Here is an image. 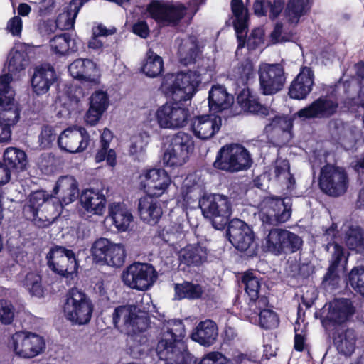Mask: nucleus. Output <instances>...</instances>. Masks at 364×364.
Listing matches in <instances>:
<instances>
[{
	"label": "nucleus",
	"instance_id": "4c0bfd02",
	"mask_svg": "<svg viewBox=\"0 0 364 364\" xmlns=\"http://www.w3.org/2000/svg\"><path fill=\"white\" fill-rule=\"evenodd\" d=\"M328 251L333 253L331 264L328 268V272L324 277L323 284L326 286H331L333 288L337 286L339 277L336 272V269L343 258V249L336 243H329L326 245Z\"/></svg>",
	"mask_w": 364,
	"mask_h": 364
},
{
	"label": "nucleus",
	"instance_id": "cd10ccee",
	"mask_svg": "<svg viewBox=\"0 0 364 364\" xmlns=\"http://www.w3.org/2000/svg\"><path fill=\"white\" fill-rule=\"evenodd\" d=\"M109 106V99L106 92L98 90L90 97V106L85 114V122L90 126L95 125L101 119Z\"/></svg>",
	"mask_w": 364,
	"mask_h": 364
},
{
	"label": "nucleus",
	"instance_id": "4be33fe9",
	"mask_svg": "<svg viewBox=\"0 0 364 364\" xmlns=\"http://www.w3.org/2000/svg\"><path fill=\"white\" fill-rule=\"evenodd\" d=\"M230 242L239 250H247L254 241V234L250 227L244 221L235 218L227 230Z\"/></svg>",
	"mask_w": 364,
	"mask_h": 364
},
{
	"label": "nucleus",
	"instance_id": "20e7f679",
	"mask_svg": "<svg viewBox=\"0 0 364 364\" xmlns=\"http://www.w3.org/2000/svg\"><path fill=\"white\" fill-rule=\"evenodd\" d=\"M204 217L214 228L221 230L228 224L232 214V204L228 197L220 194L205 196L199 200Z\"/></svg>",
	"mask_w": 364,
	"mask_h": 364
},
{
	"label": "nucleus",
	"instance_id": "ea45409f",
	"mask_svg": "<svg viewBox=\"0 0 364 364\" xmlns=\"http://www.w3.org/2000/svg\"><path fill=\"white\" fill-rule=\"evenodd\" d=\"M109 214L114 225L120 232L126 231L133 219L126 205L120 203H112L109 208Z\"/></svg>",
	"mask_w": 364,
	"mask_h": 364
},
{
	"label": "nucleus",
	"instance_id": "72a5a7b5",
	"mask_svg": "<svg viewBox=\"0 0 364 364\" xmlns=\"http://www.w3.org/2000/svg\"><path fill=\"white\" fill-rule=\"evenodd\" d=\"M232 103V95L228 94L223 86L218 85L212 87L208 96L210 110L219 112L230 107Z\"/></svg>",
	"mask_w": 364,
	"mask_h": 364
},
{
	"label": "nucleus",
	"instance_id": "79ce46f5",
	"mask_svg": "<svg viewBox=\"0 0 364 364\" xmlns=\"http://www.w3.org/2000/svg\"><path fill=\"white\" fill-rule=\"evenodd\" d=\"M311 8L309 0H289L285 14L290 25L296 26Z\"/></svg>",
	"mask_w": 364,
	"mask_h": 364
},
{
	"label": "nucleus",
	"instance_id": "a19ab883",
	"mask_svg": "<svg viewBox=\"0 0 364 364\" xmlns=\"http://www.w3.org/2000/svg\"><path fill=\"white\" fill-rule=\"evenodd\" d=\"M237 102L245 111L262 116L269 114L268 107L262 105L255 97L252 95L249 90L244 89L237 96Z\"/></svg>",
	"mask_w": 364,
	"mask_h": 364
},
{
	"label": "nucleus",
	"instance_id": "5fc2aeb1",
	"mask_svg": "<svg viewBox=\"0 0 364 364\" xmlns=\"http://www.w3.org/2000/svg\"><path fill=\"white\" fill-rule=\"evenodd\" d=\"M126 250L124 245L113 242L104 264L113 267H120L125 262Z\"/></svg>",
	"mask_w": 364,
	"mask_h": 364
},
{
	"label": "nucleus",
	"instance_id": "680f3d73",
	"mask_svg": "<svg viewBox=\"0 0 364 364\" xmlns=\"http://www.w3.org/2000/svg\"><path fill=\"white\" fill-rule=\"evenodd\" d=\"M149 136L146 132L139 133L132 136L129 152L133 156H139L145 151Z\"/></svg>",
	"mask_w": 364,
	"mask_h": 364
},
{
	"label": "nucleus",
	"instance_id": "4468645a",
	"mask_svg": "<svg viewBox=\"0 0 364 364\" xmlns=\"http://www.w3.org/2000/svg\"><path fill=\"white\" fill-rule=\"evenodd\" d=\"M348 180L346 171L332 165L325 166L321 171L319 185L326 194L338 196L348 188Z\"/></svg>",
	"mask_w": 364,
	"mask_h": 364
},
{
	"label": "nucleus",
	"instance_id": "49530a36",
	"mask_svg": "<svg viewBox=\"0 0 364 364\" xmlns=\"http://www.w3.org/2000/svg\"><path fill=\"white\" fill-rule=\"evenodd\" d=\"M346 246L356 252H364V233L358 226H352L345 235Z\"/></svg>",
	"mask_w": 364,
	"mask_h": 364
},
{
	"label": "nucleus",
	"instance_id": "a18cd8bd",
	"mask_svg": "<svg viewBox=\"0 0 364 364\" xmlns=\"http://www.w3.org/2000/svg\"><path fill=\"white\" fill-rule=\"evenodd\" d=\"M4 162L17 170H23L27 164L26 153L15 147L7 148L4 153Z\"/></svg>",
	"mask_w": 364,
	"mask_h": 364
},
{
	"label": "nucleus",
	"instance_id": "1a4fd4ad",
	"mask_svg": "<svg viewBox=\"0 0 364 364\" xmlns=\"http://www.w3.org/2000/svg\"><path fill=\"white\" fill-rule=\"evenodd\" d=\"M121 278L127 287L146 291L155 283L157 272L151 264L134 262L123 270Z\"/></svg>",
	"mask_w": 364,
	"mask_h": 364
},
{
	"label": "nucleus",
	"instance_id": "0eeeda50",
	"mask_svg": "<svg viewBox=\"0 0 364 364\" xmlns=\"http://www.w3.org/2000/svg\"><path fill=\"white\" fill-rule=\"evenodd\" d=\"M112 316L114 326L117 328H124L127 333L144 332L149 326L146 311H141L134 305L117 307Z\"/></svg>",
	"mask_w": 364,
	"mask_h": 364
},
{
	"label": "nucleus",
	"instance_id": "ddd939ff",
	"mask_svg": "<svg viewBox=\"0 0 364 364\" xmlns=\"http://www.w3.org/2000/svg\"><path fill=\"white\" fill-rule=\"evenodd\" d=\"M260 90L266 95L276 94L286 82V73L281 64L262 63L258 69Z\"/></svg>",
	"mask_w": 364,
	"mask_h": 364
},
{
	"label": "nucleus",
	"instance_id": "13d9d810",
	"mask_svg": "<svg viewBox=\"0 0 364 364\" xmlns=\"http://www.w3.org/2000/svg\"><path fill=\"white\" fill-rule=\"evenodd\" d=\"M255 75L253 63L249 60L241 63L233 70V77L242 84H245Z\"/></svg>",
	"mask_w": 364,
	"mask_h": 364
},
{
	"label": "nucleus",
	"instance_id": "423d86ee",
	"mask_svg": "<svg viewBox=\"0 0 364 364\" xmlns=\"http://www.w3.org/2000/svg\"><path fill=\"white\" fill-rule=\"evenodd\" d=\"M93 305L89 297L77 289H72L64 305L65 318L73 325L88 323L92 318Z\"/></svg>",
	"mask_w": 364,
	"mask_h": 364
},
{
	"label": "nucleus",
	"instance_id": "5701e85b",
	"mask_svg": "<svg viewBox=\"0 0 364 364\" xmlns=\"http://www.w3.org/2000/svg\"><path fill=\"white\" fill-rule=\"evenodd\" d=\"M33 48L29 45L22 43H16L10 50L7 58V67L10 74H6L5 75H9L12 79L11 75H16L24 71L30 63ZM1 77L2 75L0 78ZM11 81V80L9 82ZM9 87L11 88L9 85Z\"/></svg>",
	"mask_w": 364,
	"mask_h": 364
},
{
	"label": "nucleus",
	"instance_id": "bb28decb",
	"mask_svg": "<svg viewBox=\"0 0 364 364\" xmlns=\"http://www.w3.org/2000/svg\"><path fill=\"white\" fill-rule=\"evenodd\" d=\"M82 208L89 214L102 215L106 207V198L99 190L86 188L80 196Z\"/></svg>",
	"mask_w": 364,
	"mask_h": 364
},
{
	"label": "nucleus",
	"instance_id": "8fccbe9b",
	"mask_svg": "<svg viewBox=\"0 0 364 364\" xmlns=\"http://www.w3.org/2000/svg\"><path fill=\"white\" fill-rule=\"evenodd\" d=\"M129 339L128 341L131 354L134 358H139L146 353L149 349L148 339L144 334V332H137L136 333H128Z\"/></svg>",
	"mask_w": 364,
	"mask_h": 364
},
{
	"label": "nucleus",
	"instance_id": "338daca9",
	"mask_svg": "<svg viewBox=\"0 0 364 364\" xmlns=\"http://www.w3.org/2000/svg\"><path fill=\"white\" fill-rule=\"evenodd\" d=\"M14 318V307L12 304L5 299H0V321L3 324H10Z\"/></svg>",
	"mask_w": 364,
	"mask_h": 364
},
{
	"label": "nucleus",
	"instance_id": "69168bd1",
	"mask_svg": "<svg viewBox=\"0 0 364 364\" xmlns=\"http://www.w3.org/2000/svg\"><path fill=\"white\" fill-rule=\"evenodd\" d=\"M259 325L264 328H273L278 326L277 315L272 310L264 309L259 313Z\"/></svg>",
	"mask_w": 364,
	"mask_h": 364
},
{
	"label": "nucleus",
	"instance_id": "4d7b16f0",
	"mask_svg": "<svg viewBox=\"0 0 364 364\" xmlns=\"http://www.w3.org/2000/svg\"><path fill=\"white\" fill-rule=\"evenodd\" d=\"M282 254L293 253L298 251L302 246V239L296 234L284 229Z\"/></svg>",
	"mask_w": 364,
	"mask_h": 364
},
{
	"label": "nucleus",
	"instance_id": "6e6552de",
	"mask_svg": "<svg viewBox=\"0 0 364 364\" xmlns=\"http://www.w3.org/2000/svg\"><path fill=\"white\" fill-rule=\"evenodd\" d=\"M194 149L193 137L185 132L174 134L163 156V163L166 166L178 167L187 162Z\"/></svg>",
	"mask_w": 364,
	"mask_h": 364
},
{
	"label": "nucleus",
	"instance_id": "a211bd4d",
	"mask_svg": "<svg viewBox=\"0 0 364 364\" xmlns=\"http://www.w3.org/2000/svg\"><path fill=\"white\" fill-rule=\"evenodd\" d=\"M156 119L162 129H178L186 125L188 111L178 103H166L156 112Z\"/></svg>",
	"mask_w": 364,
	"mask_h": 364
},
{
	"label": "nucleus",
	"instance_id": "393cba45",
	"mask_svg": "<svg viewBox=\"0 0 364 364\" xmlns=\"http://www.w3.org/2000/svg\"><path fill=\"white\" fill-rule=\"evenodd\" d=\"M221 118L213 114H203L194 117L191 121V130L193 134L202 140H208L214 136L221 127Z\"/></svg>",
	"mask_w": 364,
	"mask_h": 364
},
{
	"label": "nucleus",
	"instance_id": "c9c22d12",
	"mask_svg": "<svg viewBox=\"0 0 364 364\" xmlns=\"http://www.w3.org/2000/svg\"><path fill=\"white\" fill-rule=\"evenodd\" d=\"M18 282L31 296L41 298L44 294L41 275L36 271L23 270L18 276Z\"/></svg>",
	"mask_w": 364,
	"mask_h": 364
},
{
	"label": "nucleus",
	"instance_id": "09e8293b",
	"mask_svg": "<svg viewBox=\"0 0 364 364\" xmlns=\"http://www.w3.org/2000/svg\"><path fill=\"white\" fill-rule=\"evenodd\" d=\"M175 298L177 299H199L203 294L202 287L197 284L184 282L183 284H177L175 285Z\"/></svg>",
	"mask_w": 364,
	"mask_h": 364
},
{
	"label": "nucleus",
	"instance_id": "3c124183",
	"mask_svg": "<svg viewBox=\"0 0 364 364\" xmlns=\"http://www.w3.org/2000/svg\"><path fill=\"white\" fill-rule=\"evenodd\" d=\"M113 242L109 240L100 237L95 240L91 247V254L95 262L104 264Z\"/></svg>",
	"mask_w": 364,
	"mask_h": 364
},
{
	"label": "nucleus",
	"instance_id": "052dcab7",
	"mask_svg": "<svg viewBox=\"0 0 364 364\" xmlns=\"http://www.w3.org/2000/svg\"><path fill=\"white\" fill-rule=\"evenodd\" d=\"M361 132L358 128H344L339 137V143L346 149H351L360 140Z\"/></svg>",
	"mask_w": 364,
	"mask_h": 364
},
{
	"label": "nucleus",
	"instance_id": "b1692460",
	"mask_svg": "<svg viewBox=\"0 0 364 364\" xmlns=\"http://www.w3.org/2000/svg\"><path fill=\"white\" fill-rule=\"evenodd\" d=\"M70 75L85 83L97 85L100 83V73L96 64L88 59H77L68 67Z\"/></svg>",
	"mask_w": 364,
	"mask_h": 364
},
{
	"label": "nucleus",
	"instance_id": "6ab92c4d",
	"mask_svg": "<svg viewBox=\"0 0 364 364\" xmlns=\"http://www.w3.org/2000/svg\"><path fill=\"white\" fill-rule=\"evenodd\" d=\"M90 140V135L85 128L71 127L60 133L58 138V144L60 149L75 154L85 150Z\"/></svg>",
	"mask_w": 364,
	"mask_h": 364
},
{
	"label": "nucleus",
	"instance_id": "de8ad7c7",
	"mask_svg": "<svg viewBox=\"0 0 364 364\" xmlns=\"http://www.w3.org/2000/svg\"><path fill=\"white\" fill-rule=\"evenodd\" d=\"M232 11L235 16L234 26L238 35L242 34L247 28V11L244 7L242 0H232ZM238 38L240 36H238Z\"/></svg>",
	"mask_w": 364,
	"mask_h": 364
},
{
	"label": "nucleus",
	"instance_id": "a878e982",
	"mask_svg": "<svg viewBox=\"0 0 364 364\" xmlns=\"http://www.w3.org/2000/svg\"><path fill=\"white\" fill-rule=\"evenodd\" d=\"M314 79L312 70L307 67L303 68L291 83L289 89L290 97L296 100L305 99L312 90Z\"/></svg>",
	"mask_w": 364,
	"mask_h": 364
},
{
	"label": "nucleus",
	"instance_id": "473e14b6",
	"mask_svg": "<svg viewBox=\"0 0 364 364\" xmlns=\"http://www.w3.org/2000/svg\"><path fill=\"white\" fill-rule=\"evenodd\" d=\"M53 196H49L44 191H38L31 193L28 203L23 208L25 216L29 220H35L38 216L40 207L45 204L46 208H53Z\"/></svg>",
	"mask_w": 364,
	"mask_h": 364
},
{
	"label": "nucleus",
	"instance_id": "9d476101",
	"mask_svg": "<svg viewBox=\"0 0 364 364\" xmlns=\"http://www.w3.org/2000/svg\"><path fill=\"white\" fill-rule=\"evenodd\" d=\"M291 206L290 198H266L259 204V217L263 223L277 225L290 218Z\"/></svg>",
	"mask_w": 364,
	"mask_h": 364
},
{
	"label": "nucleus",
	"instance_id": "2eb2a0df",
	"mask_svg": "<svg viewBox=\"0 0 364 364\" xmlns=\"http://www.w3.org/2000/svg\"><path fill=\"white\" fill-rule=\"evenodd\" d=\"M46 259L49 268L63 277H68L77 271L75 255L71 250L55 246L50 250Z\"/></svg>",
	"mask_w": 364,
	"mask_h": 364
},
{
	"label": "nucleus",
	"instance_id": "bf43d9fd",
	"mask_svg": "<svg viewBox=\"0 0 364 364\" xmlns=\"http://www.w3.org/2000/svg\"><path fill=\"white\" fill-rule=\"evenodd\" d=\"M268 305V300L265 296H257L255 299H250L248 304L249 309L245 310V315L249 318L250 321L253 323L257 321V316L261 311L266 309Z\"/></svg>",
	"mask_w": 364,
	"mask_h": 364
},
{
	"label": "nucleus",
	"instance_id": "e2e57ef3",
	"mask_svg": "<svg viewBox=\"0 0 364 364\" xmlns=\"http://www.w3.org/2000/svg\"><path fill=\"white\" fill-rule=\"evenodd\" d=\"M348 282L352 288L358 294L364 296V267H356L348 274Z\"/></svg>",
	"mask_w": 364,
	"mask_h": 364
},
{
	"label": "nucleus",
	"instance_id": "58836bf2",
	"mask_svg": "<svg viewBox=\"0 0 364 364\" xmlns=\"http://www.w3.org/2000/svg\"><path fill=\"white\" fill-rule=\"evenodd\" d=\"M218 336V329L210 320L200 322L192 333L191 338L200 345L209 346L214 343Z\"/></svg>",
	"mask_w": 364,
	"mask_h": 364
},
{
	"label": "nucleus",
	"instance_id": "c03bdc74",
	"mask_svg": "<svg viewBox=\"0 0 364 364\" xmlns=\"http://www.w3.org/2000/svg\"><path fill=\"white\" fill-rule=\"evenodd\" d=\"M164 61L159 55L149 50L143 63L141 70L148 77H155L163 70Z\"/></svg>",
	"mask_w": 364,
	"mask_h": 364
},
{
	"label": "nucleus",
	"instance_id": "9b49d317",
	"mask_svg": "<svg viewBox=\"0 0 364 364\" xmlns=\"http://www.w3.org/2000/svg\"><path fill=\"white\" fill-rule=\"evenodd\" d=\"M9 346L17 356L30 359L44 351L46 342L42 336L36 333L18 331L11 336Z\"/></svg>",
	"mask_w": 364,
	"mask_h": 364
},
{
	"label": "nucleus",
	"instance_id": "7ed1b4c3",
	"mask_svg": "<svg viewBox=\"0 0 364 364\" xmlns=\"http://www.w3.org/2000/svg\"><path fill=\"white\" fill-rule=\"evenodd\" d=\"M10 80L9 75L0 78V143L11 140V127L16 124L20 117V108L14 100V91L9 87Z\"/></svg>",
	"mask_w": 364,
	"mask_h": 364
},
{
	"label": "nucleus",
	"instance_id": "2f4dec72",
	"mask_svg": "<svg viewBox=\"0 0 364 364\" xmlns=\"http://www.w3.org/2000/svg\"><path fill=\"white\" fill-rule=\"evenodd\" d=\"M201 53V48L195 36H191L181 41L178 55L179 60L185 65L193 64Z\"/></svg>",
	"mask_w": 364,
	"mask_h": 364
},
{
	"label": "nucleus",
	"instance_id": "f704fd0d",
	"mask_svg": "<svg viewBox=\"0 0 364 364\" xmlns=\"http://www.w3.org/2000/svg\"><path fill=\"white\" fill-rule=\"evenodd\" d=\"M357 336L352 328L338 329L333 334V343L338 351L350 355L355 349Z\"/></svg>",
	"mask_w": 364,
	"mask_h": 364
},
{
	"label": "nucleus",
	"instance_id": "412c9836",
	"mask_svg": "<svg viewBox=\"0 0 364 364\" xmlns=\"http://www.w3.org/2000/svg\"><path fill=\"white\" fill-rule=\"evenodd\" d=\"M338 107V104L336 100L323 96L300 109L295 115L303 119L328 118L336 113Z\"/></svg>",
	"mask_w": 364,
	"mask_h": 364
},
{
	"label": "nucleus",
	"instance_id": "c85d7f7f",
	"mask_svg": "<svg viewBox=\"0 0 364 364\" xmlns=\"http://www.w3.org/2000/svg\"><path fill=\"white\" fill-rule=\"evenodd\" d=\"M56 80L54 68L50 65L37 67L31 79L33 90L38 95L46 94Z\"/></svg>",
	"mask_w": 364,
	"mask_h": 364
},
{
	"label": "nucleus",
	"instance_id": "aec40b11",
	"mask_svg": "<svg viewBox=\"0 0 364 364\" xmlns=\"http://www.w3.org/2000/svg\"><path fill=\"white\" fill-rule=\"evenodd\" d=\"M355 309L349 299H340L331 301L323 308V325L341 324L347 321L354 314Z\"/></svg>",
	"mask_w": 364,
	"mask_h": 364
},
{
	"label": "nucleus",
	"instance_id": "37998d69",
	"mask_svg": "<svg viewBox=\"0 0 364 364\" xmlns=\"http://www.w3.org/2000/svg\"><path fill=\"white\" fill-rule=\"evenodd\" d=\"M283 231L281 228L272 229L262 241L263 250L274 255H282Z\"/></svg>",
	"mask_w": 364,
	"mask_h": 364
},
{
	"label": "nucleus",
	"instance_id": "e433bc0d",
	"mask_svg": "<svg viewBox=\"0 0 364 364\" xmlns=\"http://www.w3.org/2000/svg\"><path fill=\"white\" fill-rule=\"evenodd\" d=\"M207 256L206 249L199 245H188L182 248L178 252L181 264L186 266L196 267L201 264Z\"/></svg>",
	"mask_w": 364,
	"mask_h": 364
},
{
	"label": "nucleus",
	"instance_id": "39448f33",
	"mask_svg": "<svg viewBox=\"0 0 364 364\" xmlns=\"http://www.w3.org/2000/svg\"><path fill=\"white\" fill-rule=\"evenodd\" d=\"M252 163L251 156L243 146L230 144L220 148L214 166L218 169L234 173L247 170Z\"/></svg>",
	"mask_w": 364,
	"mask_h": 364
},
{
	"label": "nucleus",
	"instance_id": "f03ea898",
	"mask_svg": "<svg viewBox=\"0 0 364 364\" xmlns=\"http://www.w3.org/2000/svg\"><path fill=\"white\" fill-rule=\"evenodd\" d=\"M212 65L177 74H168L164 78L161 89L164 93L176 101L191 99L203 80L211 77Z\"/></svg>",
	"mask_w": 364,
	"mask_h": 364
},
{
	"label": "nucleus",
	"instance_id": "7c9ffc66",
	"mask_svg": "<svg viewBox=\"0 0 364 364\" xmlns=\"http://www.w3.org/2000/svg\"><path fill=\"white\" fill-rule=\"evenodd\" d=\"M291 121L285 117H277L265 127V132L272 139L278 143H284L290 137Z\"/></svg>",
	"mask_w": 364,
	"mask_h": 364
},
{
	"label": "nucleus",
	"instance_id": "603ef678",
	"mask_svg": "<svg viewBox=\"0 0 364 364\" xmlns=\"http://www.w3.org/2000/svg\"><path fill=\"white\" fill-rule=\"evenodd\" d=\"M51 50L58 55H65L69 50L75 51V41H72L69 35L64 33L53 38L50 41Z\"/></svg>",
	"mask_w": 364,
	"mask_h": 364
},
{
	"label": "nucleus",
	"instance_id": "f3484780",
	"mask_svg": "<svg viewBox=\"0 0 364 364\" xmlns=\"http://www.w3.org/2000/svg\"><path fill=\"white\" fill-rule=\"evenodd\" d=\"M146 11L152 18L163 26L176 25L186 14V8L181 4L158 1L150 3Z\"/></svg>",
	"mask_w": 364,
	"mask_h": 364
},
{
	"label": "nucleus",
	"instance_id": "f257e3e1",
	"mask_svg": "<svg viewBox=\"0 0 364 364\" xmlns=\"http://www.w3.org/2000/svg\"><path fill=\"white\" fill-rule=\"evenodd\" d=\"M185 328L180 320L165 321L161 327V337L156 352L166 364H195V360L186 350L181 338Z\"/></svg>",
	"mask_w": 364,
	"mask_h": 364
},
{
	"label": "nucleus",
	"instance_id": "0e129e2a",
	"mask_svg": "<svg viewBox=\"0 0 364 364\" xmlns=\"http://www.w3.org/2000/svg\"><path fill=\"white\" fill-rule=\"evenodd\" d=\"M242 282L245 286V291L250 299L257 298L260 287L258 278L252 272H246L242 277Z\"/></svg>",
	"mask_w": 364,
	"mask_h": 364
},
{
	"label": "nucleus",
	"instance_id": "864d4df0",
	"mask_svg": "<svg viewBox=\"0 0 364 364\" xmlns=\"http://www.w3.org/2000/svg\"><path fill=\"white\" fill-rule=\"evenodd\" d=\"M159 234L163 240L173 245L178 240L183 238V228L181 223H170L164 226Z\"/></svg>",
	"mask_w": 364,
	"mask_h": 364
},
{
	"label": "nucleus",
	"instance_id": "6e6d98bb",
	"mask_svg": "<svg viewBox=\"0 0 364 364\" xmlns=\"http://www.w3.org/2000/svg\"><path fill=\"white\" fill-rule=\"evenodd\" d=\"M290 166L287 160L278 159L276 161L274 166V176L282 183L287 184L289 188L294 183V178L291 174Z\"/></svg>",
	"mask_w": 364,
	"mask_h": 364
},
{
	"label": "nucleus",
	"instance_id": "dca6fc26",
	"mask_svg": "<svg viewBox=\"0 0 364 364\" xmlns=\"http://www.w3.org/2000/svg\"><path fill=\"white\" fill-rule=\"evenodd\" d=\"M53 205L54 217L59 215L62 208L70 204L78 197L79 188L76 179L71 176L60 177L53 188Z\"/></svg>",
	"mask_w": 364,
	"mask_h": 364
},
{
	"label": "nucleus",
	"instance_id": "774afa93",
	"mask_svg": "<svg viewBox=\"0 0 364 364\" xmlns=\"http://www.w3.org/2000/svg\"><path fill=\"white\" fill-rule=\"evenodd\" d=\"M264 32L263 28H257L254 29L247 41V46L249 50L259 48L264 43Z\"/></svg>",
	"mask_w": 364,
	"mask_h": 364
},
{
	"label": "nucleus",
	"instance_id": "f8f14e48",
	"mask_svg": "<svg viewBox=\"0 0 364 364\" xmlns=\"http://www.w3.org/2000/svg\"><path fill=\"white\" fill-rule=\"evenodd\" d=\"M171 183L170 176L162 168L143 170L139 177V186L146 196L153 198H159L166 193Z\"/></svg>",
	"mask_w": 364,
	"mask_h": 364
},
{
	"label": "nucleus",
	"instance_id": "c756f323",
	"mask_svg": "<svg viewBox=\"0 0 364 364\" xmlns=\"http://www.w3.org/2000/svg\"><path fill=\"white\" fill-rule=\"evenodd\" d=\"M138 211L141 220L149 225L156 224L163 214L160 203L147 196L139 200Z\"/></svg>",
	"mask_w": 364,
	"mask_h": 364
}]
</instances>
